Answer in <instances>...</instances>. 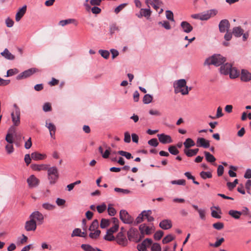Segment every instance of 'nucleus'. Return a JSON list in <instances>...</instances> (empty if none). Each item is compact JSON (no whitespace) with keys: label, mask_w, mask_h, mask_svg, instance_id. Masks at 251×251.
<instances>
[{"label":"nucleus","mask_w":251,"mask_h":251,"mask_svg":"<svg viewBox=\"0 0 251 251\" xmlns=\"http://www.w3.org/2000/svg\"><path fill=\"white\" fill-rule=\"evenodd\" d=\"M81 248L84 251H103L99 248H94L92 246L89 244H82Z\"/></svg>","instance_id":"72a5a7b5"},{"label":"nucleus","mask_w":251,"mask_h":251,"mask_svg":"<svg viewBox=\"0 0 251 251\" xmlns=\"http://www.w3.org/2000/svg\"><path fill=\"white\" fill-rule=\"evenodd\" d=\"M171 183L172 184L184 185L185 184V180L184 179L172 180L171 181Z\"/></svg>","instance_id":"0e129e2a"},{"label":"nucleus","mask_w":251,"mask_h":251,"mask_svg":"<svg viewBox=\"0 0 251 251\" xmlns=\"http://www.w3.org/2000/svg\"><path fill=\"white\" fill-rule=\"evenodd\" d=\"M164 234L163 231L159 230L156 231L154 234V238L156 240H159L163 236Z\"/></svg>","instance_id":"864d4df0"},{"label":"nucleus","mask_w":251,"mask_h":251,"mask_svg":"<svg viewBox=\"0 0 251 251\" xmlns=\"http://www.w3.org/2000/svg\"><path fill=\"white\" fill-rule=\"evenodd\" d=\"M114 225L107 230V233H113L117 231L119 228V220L116 218L112 219Z\"/></svg>","instance_id":"aec40b11"},{"label":"nucleus","mask_w":251,"mask_h":251,"mask_svg":"<svg viewBox=\"0 0 251 251\" xmlns=\"http://www.w3.org/2000/svg\"><path fill=\"white\" fill-rule=\"evenodd\" d=\"M148 144L150 146H153L154 147H157L159 143H158L157 139L153 138V139H151L150 140L148 141Z\"/></svg>","instance_id":"bf43d9fd"},{"label":"nucleus","mask_w":251,"mask_h":251,"mask_svg":"<svg viewBox=\"0 0 251 251\" xmlns=\"http://www.w3.org/2000/svg\"><path fill=\"white\" fill-rule=\"evenodd\" d=\"M238 180L237 179H235L233 182H228L227 183V186L229 189V190H231L233 189L236 185L238 184Z\"/></svg>","instance_id":"603ef678"},{"label":"nucleus","mask_w":251,"mask_h":251,"mask_svg":"<svg viewBox=\"0 0 251 251\" xmlns=\"http://www.w3.org/2000/svg\"><path fill=\"white\" fill-rule=\"evenodd\" d=\"M81 233V230L80 228H75L72 233L71 236L75 237V236H78L79 237L80 236V234Z\"/></svg>","instance_id":"680f3d73"},{"label":"nucleus","mask_w":251,"mask_h":251,"mask_svg":"<svg viewBox=\"0 0 251 251\" xmlns=\"http://www.w3.org/2000/svg\"><path fill=\"white\" fill-rule=\"evenodd\" d=\"M115 240L118 245L122 247H126L128 245V239L122 231H120L117 234L115 237Z\"/></svg>","instance_id":"0eeeda50"},{"label":"nucleus","mask_w":251,"mask_h":251,"mask_svg":"<svg viewBox=\"0 0 251 251\" xmlns=\"http://www.w3.org/2000/svg\"><path fill=\"white\" fill-rule=\"evenodd\" d=\"M99 151L101 154L102 157H109L111 155L112 150L105 145H103V147L100 146L99 148Z\"/></svg>","instance_id":"f3484780"},{"label":"nucleus","mask_w":251,"mask_h":251,"mask_svg":"<svg viewBox=\"0 0 251 251\" xmlns=\"http://www.w3.org/2000/svg\"><path fill=\"white\" fill-rule=\"evenodd\" d=\"M48 179L50 184H54L57 181L59 177L58 170L55 167H52L48 169Z\"/></svg>","instance_id":"20e7f679"},{"label":"nucleus","mask_w":251,"mask_h":251,"mask_svg":"<svg viewBox=\"0 0 251 251\" xmlns=\"http://www.w3.org/2000/svg\"><path fill=\"white\" fill-rule=\"evenodd\" d=\"M111 155H120L124 157H132L131 153L123 151H116L112 150L111 151Z\"/></svg>","instance_id":"cd10ccee"},{"label":"nucleus","mask_w":251,"mask_h":251,"mask_svg":"<svg viewBox=\"0 0 251 251\" xmlns=\"http://www.w3.org/2000/svg\"><path fill=\"white\" fill-rule=\"evenodd\" d=\"M244 30L240 26L234 27L232 30L233 35L237 37H240L243 34Z\"/></svg>","instance_id":"473e14b6"},{"label":"nucleus","mask_w":251,"mask_h":251,"mask_svg":"<svg viewBox=\"0 0 251 251\" xmlns=\"http://www.w3.org/2000/svg\"><path fill=\"white\" fill-rule=\"evenodd\" d=\"M14 110L11 113V117L14 126H19L20 124V109L16 104L14 105Z\"/></svg>","instance_id":"39448f33"},{"label":"nucleus","mask_w":251,"mask_h":251,"mask_svg":"<svg viewBox=\"0 0 251 251\" xmlns=\"http://www.w3.org/2000/svg\"><path fill=\"white\" fill-rule=\"evenodd\" d=\"M100 230H95L94 232H90L89 237L92 239H97L100 235Z\"/></svg>","instance_id":"3c124183"},{"label":"nucleus","mask_w":251,"mask_h":251,"mask_svg":"<svg viewBox=\"0 0 251 251\" xmlns=\"http://www.w3.org/2000/svg\"><path fill=\"white\" fill-rule=\"evenodd\" d=\"M231 67L230 64L226 63L221 66L220 72L223 74L228 75Z\"/></svg>","instance_id":"c85d7f7f"},{"label":"nucleus","mask_w":251,"mask_h":251,"mask_svg":"<svg viewBox=\"0 0 251 251\" xmlns=\"http://www.w3.org/2000/svg\"><path fill=\"white\" fill-rule=\"evenodd\" d=\"M0 54L7 59L12 60L15 59V56L11 53L7 49H5L4 51L1 52Z\"/></svg>","instance_id":"c756f323"},{"label":"nucleus","mask_w":251,"mask_h":251,"mask_svg":"<svg viewBox=\"0 0 251 251\" xmlns=\"http://www.w3.org/2000/svg\"><path fill=\"white\" fill-rule=\"evenodd\" d=\"M159 141L162 144H168L173 142V140L170 135L164 133L157 134Z\"/></svg>","instance_id":"2eb2a0df"},{"label":"nucleus","mask_w":251,"mask_h":251,"mask_svg":"<svg viewBox=\"0 0 251 251\" xmlns=\"http://www.w3.org/2000/svg\"><path fill=\"white\" fill-rule=\"evenodd\" d=\"M70 24H74L75 25H78V22L75 19H68L67 20H61L59 23V25L62 26H64Z\"/></svg>","instance_id":"bb28decb"},{"label":"nucleus","mask_w":251,"mask_h":251,"mask_svg":"<svg viewBox=\"0 0 251 251\" xmlns=\"http://www.w3.org/2000/svg\"><path fill=\"white\" fill-rule=\"evenodd\" d=\"M45 126L49 129L51 137L54 139L56 132V127L55 125L52 123H48V122L46 121Z\"/></svg>","instance_id":"5701e85b"},{"label":"nucleus","mask_w":251,"mask_h":251,"mask_svg":"<svg viewBox=\"0 0 251 251\" xmlns=\"http://www.w3.org/2000/svg\"><path fill=\"white\" fill-rule=\"evenodd\" d=\"M184 149L191 148L195 145V142L191 138H187L183 143Z\"/></svg>","instance_id":"2f4dec72"},{"label":"nucleus","mask_w":251,"mask_h":251,"mask_svg":"<svg viewBox=\"0 0 251 251\" xmlns=\"http://www.w3.org/2000/svg\"><path fill=\"white\" fill-rule=\"evenodd\" d=\"M158 24L159 25H161L166 29L169 30L171 28L170 23L168 21L159 22Z\"/></svg>","instance_id":"338daca9"},{"label":"nucleus","mask_w":251,"mask_h":251,"mask_svg":"<svg viewBox=\"0 0 251 251\" xmlns=\"http://www.w3.org/2000/svg\"><path fill=\"white\" fill-rule=\"evenodd\" d=\"M114 191L118 193H121L123 194H128L131 193L130 191L128 189H124L120 188H115Z\"/></svg>","instance_id":"09e8293b"},{"label":"nucleus","mask_w":251,"mask_h":251,"mask_svg":"<svg viewBox=\"0 0 251 251\" xmlns=\"http://www.w3.org/2000/svg\"><path fill=\"white\" fill-rule=\"evenodd\" d=\"M99 53L105 59H108L109 58L110 53L108 50H100Z\"/></svg>","instance_id":"49530a36"},{"label":"nucleus","mask_w":251,"mask_h":251,"mask_svg":"<svg viewBox=\"0 0 251 251\" xmlns=\"http://www.w3.org/2000/svg\"><path fill=\"white\" fill-rule=\"evenodd\" d=\"M224 114L222 112V108L221 106H219L217 110V113L215 116L213 117L209 116V117L212 119H215L223 117Z\"/></svg>","instance_id":"4c0bfd02"},{"label":"nucleus","mask_w":251,"mask_h":251,"mask_svg":"<svg viewBox=\"0 0 251 251\" xmlns=\"http://www.w3.org/2000/svg\"><path fill=\"white\" fill-rule=\"evenodd\" d=\"M226 61V58L220 54H214L212 56L207 58L204 64L210 65H214L216 66H219Z\"/></svg>","instance_id":"f03ea898"},{"label":"nucleus","mask_w":251,"mask_h":251,"mask_svg":"<svg viewBox=\"0 0 251 251\" xmlns=\"http://www.w3.org/2000/svg\"><path fill=\"white\" fill-rule=\"evenodd\" d=\"M174 239V237L172 235L169 234L163 238V239L162 240V242L163 244H167L173 240Z\"/></svg>","instance_id":"8fccbe9b"},{"label":"nucleus","mask_w":251,"mask_h":251,"mask_svg":"<svg viewBox=\"0 0 251 251\" xmlns=\"http://www.w3.org/2000/svg\"><path fill=\"white\" fill-rule=\"evenodd\" d=\"M168 151L173 155H177L179 153L176 147L174 145L170 146L168 148Z\"/></svg>","instance_id":"58836bf2"},{"label":"nucleus","mask_w":251,"mask_h":251,"mask_svg":"<svg viewBox=\"0 0 251 251\" xmlns=\"http://www.w3.org/2000/svg\"><path fill=\"white\" fill-rule=\"evenodd\" d=\"M200 175L201 177L204 179L211 178L212 176V174L210 172L202 171L200 173Z\"/></svg>","instance_id":"79ce46f5"},{"label":"nucleus","mask_w":251,"mask_h":251,"mask_svg":"<svg viewBox=\"0 0 251 251\" xmlns=\"http://www.w3.org/2000/svg\"><path fill=\"white\" fill-rule=\"evenodd\" d=\"M152 100V97L149 94H146L143 98V101L145 104H149L151 102Z\"/></svg>","instance_id":"c03bdc74"},{"label":"nucleus","mask_w":251,"mask_h":251,"mask_svg":"<svg viewBox=\"0 0 251 251\" xmlns=\"http://www.w3.org/2000/svg\"><path fill=\"white\" fill-rule=\"evenodd\" d=\"M239 71L237 69L232 67L228 73L230 77L231 78H235L239 76Z\"/></svg>","instance_id":"f704fd0d"},{"label":"nucleus","mask_w":251,"mask_h":251,"mask_svg":"<svg viewBox=\"0 0 251 251\" xmlns=\"http://www.w3.org/2000/svg\"><path fill=\"white\" fill-rule=\"evenodd\" d=\"M251 179H248L245 183V188L247 190V193L251 195Z\"/></svg>","instance_id":"69168bd1"},{"label":"nucleus","mask_w":251,"mask_h":251,"mask_svg":"<svg viewBox=\"0 0 251 251\" xmlns=\"http://www.w3.org/2000/svg\"><path fill=\"white\" fill-rule=\"evenodd\" d=\"M199 149L198 148L191 149V148L183 149L184 154L187 157H192L197 155Z\"/></svg>","instance_id":"393cba45"},{"label":"nucleus","mask_w":251,"mask_h":251,"mask_svg":"<svg viewBox=\"0 0 251 251\" xmlns=\"http://www.w3.org/2000/svg\"><path fill=\"white\" fill-rule=\"evenodd\" d=\"M27 182L30 188L36 187L39 184V180L34 176L31 175L27 179Z\"/></svg>","instance_id":"ddd939ff"},{"label":"nucleus","mask_w":251,"mask_h":251,"mask_svg":"<svg viewBox=\"0 0 251 251\" xmlns=\"http://www.w3.org/2000/svg\"><path fill=\"white\" fill-rule=\"evenodd\" d=\"M173 86L175 94L180 93L183 95L188 94V87L186 85L185 79H180L175 81Z\"/></svg>","instance_id":"f257e3e1"},{"label":"nucleus","mask_w":251,"mask_h":251,"mask_svg":"<svg viewBox=\"0 0 251 251\" xmlns=\"http://www.w3.org/2000/svg\"><path fill=\"white\" fill-rule=\"evenodd\" d=\"M106 209V205L105 203H103L102 204L98 205L97 209L99 213L103 212Z\"/></svg>","instance_id":"5fc2aeb1"},{"label":"nucleus","mask_w":251,"mask_h":251,"mask_svg":"<svg viewBox=\"0 0 251 251\" xmlns=\"http://www.w3.org/2000/svg\"><path fill=\"white\" fill-rule=\"evenodd\" d=\"M144 221V217L143 216V212H142L136 218L135 221L134 222L135 224L137 225L139 223H141Z\"/></svg>","instance_id":"e2e57ef3"},{"label":"nucleus","mask_w":251,"mask_h":251,"mask_svg":"<svg viewBox=\"0 0 251 251\" xmlns=\"http://www.w3.org/2000/svg\"><path fill=\"white\" fill-rule=\"evenodd\" d=\"M166 18L171 21H174V14H173V13L170 11V10H167L166 11Z\"/></svg>","instance_id":"052dcab7"},{"label":"nucleus","mask_w":251,"mask_h":251,"mask_svg":"<svg viewBox=\"0 0 251 251\" xmlns=\"http://www.w3.org/2000/svg\"><path fill=\"white\" fill-rule=\"evenodd\" d=\"M159 226L163 229H168L172 226L171 221L168 219L164 220L159 223Z\"/></svg>","instance_id":"b1692460"},{"label":"nucleus","mask_w":251,"mask_h":251,"mask_svg":"<svg viewBox=\"0 0 251 251\" xmlns=\"http://www.w3.org/2000/svg\"><path fill=\"white\" fill-rule=\"evenodd\" d=\"M180 27L182 30L186 33L191 32L193 29V26L186 21L182 22L180 24Z\"/></svg>","instance_id":"6ab92c4d"},{"label":"nucleus","mask_w":251,"mask_h":251,"mask_svg":"<svg viewBox=\"0 0 251 251\" xmlns=\"http://www.w3.org/2000/svg\"><path fill=\"white\" fill-rule=\"evenodd\" d=\"M241 79L242 81L247 82L251 80V73L248 70L243 69L241 73Z\"/></svg>","instance_id":"412c9836"},{"label":"nucleus","mask_w":251,"mask_h":251,"mask_svg":"<svg viewBox=\"0 0 251 251\" xmlns=\"http://www.w3.org/2000/svg\"><path fill=\"white\" fill-rule=\"evenodd\" d=\"M139 229L143 237L145 234H151L154 229L153 226H147L145 224L140 225Z\"/></svg>","instance_id":"9d476101"},{"label":"nucleus","mask_w":251,"mask_h":251,"mask_svg":"<svg viewBox=\"0 0 251 251\" xmlns=\"http://www.w3.org/2000/svg\"><path fill=\"white\" fill-rule=\"evenodd\" d=\"M229 27V22L226 19L222 20L219 24V30L221 32H225L226 31H228Z\"/></svg>","instance_id":"dca6fc26"},{"label":"nucleus","mask_w":251,"mask_h":251,"mask_svg":"<svg viewBox=\"0 0 251 251\" xmlns=\"http://www.w3.org/2000/svg\"><path fill=\"white\" fill-rule=\"evenodd\" d=\"M225 241L224 238H221L217 240V241L214 243H210L209 246L214 248H218L222 244V243Z\"/></svg>","instance_id":"a19ab883"},{"label":"nucleus","mask_w":251,"mask_h":251,"mask_svg":"<svg viewBox=\"0 0 251 251\" xmlns=\"http://www.w3.org/2000/svg\"><path fill=\"white\" fill-rule=\"evenodd\" d=\"M127 5V3H123L117 6L114 10V12L118 14L121 10H122Z\"/></svg>","instance_id":"774afa93"},{"label":"nucleus","mask_w":251,"mask_h":251,"mask_svg":"<svg viewBox=\"0 0 251 251\" xmlns=\"http://www.w3.org/2000/svg\"><path fill=\"white\" fill-rule=\"evenodd\" d=\"M37 71V69L36 68H31L28 69L24 72L21 73L17 76V79L18 80L25 78L31 76L32 75L34 74Z\"/></svg>","instance_id":"f8f14e48"},{"label":"nucleus","mask_w":251,"mask_h":251,"mask_svg":"<svg viewBox=\"0 0 251 251\" xmlns=\"http://www.w3.org/2000/svg\"><path fill=\"white\" fill-rule=\"evenodd\" d=\"M26 6L24 5L21 8H20L16 14L15 20L19 22L25 14L26 11Z\"/></svg>","instance_id":"4be33fe9"},{"label":"nucleus","mask_w":251,"mask_h":251,"mask_svg":"<svg viewBox=\"0 0 251 251\" xmlns=\"http://www.w3.org/2000/svg\"><path fill=\"white\" fill-rule=\"evenodd\" d=\"M228 214L233 218L238 219L240 218V216L242 214V212L234 210H230L228 212Z\"/></svg>","instance_id":"c9c22d12"},{"label":"nucleus","mask_w":251,"mask_h":251,"mask_svg":"<svg viewBox=\"0 0 251 251\" xmlns=\"http://www.w3.org/2000/svg\"><path fill=\"white\" fill-rule=\"evenodd\" d=\"M120 218L123 223L126 224H131L134 221L133 218L125 210L120 211Z\"/></svg>","instance_id":"423d86ee"},{"label":"nucleus","mask_w":251,"mask_h":251,"mask_svg":"<svg viewBox=\"0 0 251 251\" xmlns=\"http://www.w3.org/2000/svg\"><path fill=\"white\" fill-rule=\"evenodd\" d=\"M48 168L47 165L40 164V165H32V168L34 170L40 171L47 170Z\"/></svg>","instance_id":"e433bc0d"},{"label":"nucleus","mask_w":251,"mask_h":251,"mask_svg":"<svg viewBox=\"0 0 251 251\" xmlns=\"http://www.w3.org/2000/svg\"><path fill=\"white\" fill-rule=\"evenodd\" d=\"M99 226V222L98 220H95L93 221V222L92 223L91 225H90L89 230L91 231H93L96 230L98 228Z\"/></svg>","instance_id":"ea45409f"},{"label":"nucleus","mask_w":251,"mask_h":251,"mask_svg":"<svg viewBox=\"0 0 251 251\" xmlns=\"http://www.w3.org/2000/svg\"><path fill=\"white\" fill-rule=\"evenodd\" d=\"M224 225L223 223L217 222L213 225V227L217 230H221L224 228Z\"/></svg>","instance_id":"4d7b16f0"},{"label":"nucleus","mask_w":251,"mask_h":251,"mask_svg":"<svg viewBox=\"0 0 251 251\" xmlns=\"http://www.w3.org/2000/svg\"><path fill=\"white\" fill-rule=\"evenodd\" d=\"M103 238L104 240L109 241H112L115 240V237L113 235L112 233H109V234H107L106 233V234L104 236Z\"/></svg>","instance_id":"13d9d810"},{"label":"nucleus","mask_w":251,"mask_h":251,"mask_svg":"<svg viewBox=\"0 0 251 251\" xmlns=\"http://www.w3.org/2000/svg\"><path fill=\"white\" fill-rule=\"evenodd\" d=\"M151 14V11L150 8H147V9H141L140 11V15H138V18H141L143 16H144L145 17H147L148 18Z\"/></svg>","instance_id":"7c9ffc66"},{"label":"nucleus","mask_w":251,"mask_h":251,"mask_svg":"<svg viewBox=\"0 0 251 251\" xmlns=\"http://www.w3.org/2000/svg\"><path fill=\"white\" fill-rule=\"evenodd\" d=\"M152 242L151 239L147 238L137 245V249L139 251H148L147 248L152 244Z\"/></svg>","instance_id":"9b49d317"},{"label":"nucleus","mask_w":251,"mask_h":251,"mask_svg":"<svg viewBox=\"0 0 251 251\" xmlns=\"http://www.w3.org/2000/svg\"><path fill=\"white\" fill-rule=\"evenodd\" d=\"M42 207L46 210H52L55 208V206L50 203L46 202L42 204Z\"/></svg>","instance_id":"37998d69"},{"label":"nucleus","mask_w":251,"mask_h":251,"mask_svg":"<svg viewBox=\"0 0 251 251\" xmlns=\"http://www.w3.org/2000/svg\"><path fill=\"white\" fill-rule=\"evenodd\" d=\"M29 218L33 221L38 222V224L41 225L44 222V216L38 211L32 212L29 216Z\"/></svg>","instance_id":"6e6552de"},{"label":"nucleus","mask_w":251,"mask_h":251,"mask_svg":"<svg viewBox=\"0 0 251 251\" xmlns=\"http://www.w3.org/2000/svg\"><path fill=\"white\" fill-rule=\"evenodd\" d=\"M128 239L130 241L136 243L140 241L143 238V235L139 233L138 230L136 228L131 227L127 232Z\"/></svg>","instance_id":"7ed1b4c3"},{"label":"nucleus","mask_w":251,"mask_h":251,"mask_svg":"<svg viewBox=\"0 0 251 251\" xmlns=\"http://www.w3.org/2000/svg\"><path fill=\"white\" fill-rule=\"evenodd\" d=\"M218 13L216 9H211L201 13V20H207L212 17H214Z\"/></svg>","instance_id":"1a4fd4ad"},{"label":"nucleus","mask_w":251,"mask_h":251,"mask_svg":"<svg viewBox=\"0 0 251 251\" xmlns=\"http://www.w3.org/2000/svg\"><path fill=\"white\" fill-rule=\"evenodd\" d=\"M108 213L110 216H114L116 213L115 209L112 206L111 204H109L108 206Z\"/></svg>","instance_id":"de8ad7c7"},{"label":"nucleus","mask_w":251,"mask_h":251,"mask_svg":"<svg viewBox=\"0 0 251 251\" xmlns=\"http://www.w3.org/2000/svg\"><path fill=\"white\" fill-rule=\"evenodd\" d=\"M37 227V223L30 219L25 223V228L27 231H35Z\"/></svg>","instance_id":"4468645a"},{"label":"nucleus","mask_w":251,"mask_h":251,"mask_svg":"<svg viewBox=\"0 0 251 251\" xmlns=\"http://www.w3.org/2000/svg\"><path fill=\"white\" fill-rule=\"evenodd\" d=\"M109 221L107 219H102L100 221V226L101 228H105L109 225Z\"/></svg>","instance_id":"a18cd8bd"},{"label":"nucleus","mask_w":251,"mask_h":251,"mask_svg":"<svg viewBox=\"0 0 251 251\" xmlns=\"http://www.w3.org/2000/svg\"><path fill=\"white\" fill-rule=\"evenodd\" d=\"M151 251H161L160 245L158 243H153L151 247Z\"/></svg>","instance_id":"6e6d98bb"},{"label":"nucleus","mask_w":251,"mask_h":251,"mask_svg":"<svg viewBox=\"0 0 251 251\" xmlns=\"http://www.w3.org/2000/svg\"><path fill=\"white\" fill-rule=\"evenodd\" d=\"M196 145L198 147H203L204 148H207L210 147L209 141L203 138H198L197 140Z\"/></svg>","instance_id":"a211bd4d"},{"label":"nucleus","mask_w":251,"mask_h":251,"mask_svg":"<svg viewBox=\"0 0 251 251\" xmlns=\"http://www.w3.org/2000/svg\"><path fill=\"white\" fill-rule=\"evenodd\" d=\"M144 219H147L148 222H151L154 221V218L151 216L152 211L151 210L142 211Z\"/></svg>","instance_id":"a878e982"}]
</instances>
